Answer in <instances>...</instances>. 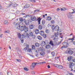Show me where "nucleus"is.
<instances>
[{
	"mask_svg": "<svg viewBox=\"0 0 75 75\" xmlns=\"http://www.w3.org/2000/svg\"><path fill=\"white\" fill-rule=\"evenodd\" d=\"M38 28L39 30H41L42 29V27L41 25H40L39 26Z\"/></svg>",
	"mask_w": 75,
	"mask_h": 75,
	"instance_id": "28",
	"label": "nucleus"
},
{
	"mask_svg": "<svg viewBox=\"0 0 75 75\" xmlns=\"http://www.w3.org/2000/svg\"><path fill=\"white\" fill-rule=\"evenodd\" d=\"M40 10H39L37 9V10H35L34 11V12H36V11H39Z\"/></svg>",
	"mask_w": 75,
	"mask_h": 75,
	"instance_id": "51",
	"label": "nucleus"
},
{
	"mask_svg": "<svg viewBox=\"0 0 75 75\" xmlns=\"http://www.w3.org/2000/svg\"><path fill=\"white\" fill-rule=\"evenodd\" d=\"M35 34H38V33H39V30L38 29H37L35 31Z\"/></svg>",
	"mask_w": 75,
	"mask_h": 75,
	"instance_id": "25",
	"label": "nucleus"
},
{
	"mask_svg": "<svg viewBox=\"0 0 75 75\" xmlns=\"http://www.w3.org/2000/svg\"><path fill=\"white\" fill-rule=\"evenodd\" d=\"M42 23L43 25H44V24H45V21H42Z\"/></svg>",
	"mask_w": 75,
	"mask_h": 75,
	"instance_id": "45",
	"label": "nucleus"
},
{
	"mask_svg": "<svg viewBox=\"0 0 75 75\" xmlns=\"http://www.w3.org/2000/svg\"><path fill=\"white\" fill-rule=\"evenodd\" d=\"M25 36L27 38H29L30 35L28 33H25Z\"/></svg>",
	"mask_w": 75,
	"mask_h": 75,
	"instance_id": "19",
	"label": "nucleus"
},
{
	"mask_svg": "<svg viewBox=\"0 0 75 75\" xmlns=\"http://www.w3.org/2000/svg\"><path fill=\"white\" fill-rule=\"evenodd\" d=\"M32 48L33 50H35V46H34V45H33L32 46Z\"/></svg>",
	"mask_w": 75,
	"mask_h": 75,
	"instance_id": "36",
	"label": "nucleus"
},
{
	"mask_svg": "<svg viewBox=\"0 0 75 75\" xmlns=\"http://www.w3.org/2000/svg\"><path fill=\"white\" fill-rule=\"evenodd\" d=\"M19 20H20V21L22 22L23 21V18H19Z\"/></svg>",
	"mask_w": 75,
	"mask_h": 75,
	"instance_id": "39",
	"label": "nucleus"
},
{
	"mask_svg": "<svg viewBox=\"0 0 75 75\" xmlns=\"http://www.w3.org/2000/svg\"><path fill=\"white\" fill-rule=\"evenodd\" d=\"M8 3L9 4V5H8V7H10V6H11V5H12V4H13V2H11V1H8Z\"/></svg>",
	"mask_w": 75,
	"mask_h": 75,
	"instance_id": "24",
	"label": "nucleus"
},
{
	"mask_svg": "<svg viewBox=\"0 0 75 75\" xmlns=\"http://www.w3.org/2000/svg\"><path fill=\"white\" fill-rule=\"evenodd\" d=\"M37 64V63H33L32 64V65L30 66V68L31 69H33L35 67L36 65Z\"/></svg>",
	"mask_w": 75,
	"mask_h": 75,
	"instance_id": "3",
	"label": "nucleus"
},
{
	"mask_svg": "<svg viewBox=\"0 0 75 75\" xmlns=\"http://www.w3.org/2000/svg\"><path fill=\"white\" fill-rule=\"evenodd\" d=\"M30 1H32L33 3H35V2H36V1L34 0H30Z\"/></svg>",
	"mask_w": 75,
	"mask_h": 75,
	"instance_id": "46",
	"label": "nucleus"
},
{
	"mask_svg": "<svg viewBox=\"0 0 75 75\" xmlns=\"http://www.w3.org/2000/svg\"><path fill=\"white\" fill-rule=\"evenodd\" d=\"M40 33V34L42 35V36H43L44 34V32L43 31H41Z\"/></svg>",
	"mask_w": 75,
	"mask_h": 75,
	"instance_id": "18",
	"label": "nucleus"
},
{
	"mask_svg": "<svg viewBox=\"0 0 75 75\" xmlns=\"http://www.w3.org/2000/svg\"><path fill=\"white\" fill-rule=\"evenodd\" d=\"M45 48L46 49H47V48H51V46L50 45H46L45 46Z\"/></svg>",
	"mask_w": 75,
	"mask_h": 75,
	"instance_id": "23",
	"label": "nucleus"
},
{
	"mask_svg": "<svg viewBox=\"0 0 75 75\" xmlns=\"http://www.w3.org/2000/svg\"><path fill=\"white\" fill-rule=\"evenodd\" d=\"M53 37H54V39H53L54 41H55L57 40V35H56V33H54V35L53 36Z\"/></svg>",
	"mask_w": 75,
	"mask_h": 75,
	"instance_id": "14",
	"label": "nucleus"
},
{
	"mask_svg": "<svg viewBox=\"0 0 75 75\" xmlns=\"http://www.w3.org/2000/svg\"><path fill=\"white\" fill-rule=\"evenodd\" d=\"M24 23L26 25H28L30 24V23L28 22V21L25 20L24 21Z\"/></svg>",
	"mask_w": 75,
	"mask_h": 75,
	"instance_id": "9",
	"label": "nucleus"
},
{
	"mask_svg": "<svg viewBox=\"0 0 75 75\" xmlns=\"http://www.w3.org/2000/svg\"><path fill=\"white\" fill-rule=\"evenodd\" d=\"M73 13H75V11H74L73 12L71 13V14H72Z\"/></svg>",
	"mask_w": 75,
	"mask_h": 75,
	"instance_id": "53",
	"label": "nucleus"
},
{
	"mask_svg": "<svg viewBox=\"0 0 75 75\" xmlns=\"http://www.w3.org/2000/svg\"><path fill=\"white\" fill-rule=\"evenodd\" d=\"M68 45H66L63 46H62V47H61V50H63V48H68Z\"/></svg>",
	"mask_w": 75,
	"mask_h": 75,
	"instance_id": "16",
	"label": "nucleus"
},
{
	"mask_svg": "<svg viewBox=\"0 0 75 75\" xmlns=\"http://www.w3.org/2000/svg\"><path fill=\"white\" fill-rule=\"evenodd\" d=\"M43 37H44V38H46V37H47V35H46V34H44L43 35Z\"/></svg>",
	"mask_w": 75,
	"mask_h": 75,
	"instance_id": "41",
	"label": "nucleus"
},
{
	"mask_svg": "<svg viewBox=\"0 0 75 75\" xmlns=\"http://www.w3.org/2000/svg\"><path fill=\"white\" fill-rule=\"evenodd\" d=\"M30 29H32L33 27V25H30Z\"/></svg>",
	"mask_w": 75,
	"mask_h": 75,
	"instance_id": "34",
	"label": "nucleus"
},
{
	"mask_svg": "<svg viewBox=\"0 0 75 75\" xmlns=\"http://www.w3.org/2000/svg\"><path fill=\"white\" fill-rule=\"evenodd\" d=\"M71 12H69L67 14L68 17L69 18H72V16L71 14Z\"/></svg>",
	"mask_w": 75,
	"mask_h": 75,
	"instance_id": "4",
	"label": "nucleus"
},
{
	"mask_svg": "<svg viewBox=\"0 0 75 75\" xmlns=\"http://www.w3.org/2000/svg\"><path fill=\"white\" fill-rule=\"evenodd\" d=\"M2 35H3V34H1L0 35V37H1V38L2 37H3V36H2Z\"/></svg>",
	"mask_w": 75,
	"mask_h": 75,
	"instance_id": "58",
	"label": "nucleus"
},
{
	"mask_svg": "<svg viewBox=\"0 0 75 75\" xmlns=\"http://www.w3.org/2000/svg\"><path fill=\"white\" fill-rule=\"evenodd\" d=\"M48 27H51V23H49L48 25Z\"/></svg>",
	"mask_w": 75,
	"mask_h": 75,
	"instance_id": "49",
	"label": "nucleus"
},
{
	"mask_svg": "<svg viewBox=\"0 0 75 75\" xmlns=\"http://www.w3.org/2000/svg\"><path fill=\"white\" fill-rule=\"evenodd\" d=\"M39 64H43L42 62H39Z\"/></svg>",
	"mask_w": 75,
	"mask_h": 75,
	"instance_id": "57",
	"label": "nucleus"
},
{
	"mask_svg": "<svg viewBox=\"0 0 75 75\" xmlns=\"http://www.w3.org/2000/svg\"><path fill=\"white\" fill-rule=\"evenodd\" d=\"M28 48H29V45H27L26 47L23 49V51H25V52H26Z\"/></svg>",
	"mask_w": 75,
	"mask_h": 75,
	"instance_id": "6",
	"label": "nucleus"
},
{
	"mask_svg": "<svg viewBox=\"0 0 75 75\" xmlns=\"http://www.w3.org/2000/svg\"><path fill=\"white\" fill-rule=\"evenodd\" d=\"M52 19V18L51 17L48 16L46 17V20H48V21H50V20H51Z\"/></svg>",
	"mask_w": 75,
	"mask_h": 75,
	"instance_id": "13",
	"label": "nucleus"
},
{
	"mask_svg": "<svg viewBox=\"0 0 75 75\" xmlns=\"http://www.w3.org/2000/svg\"><path fill=\"white\" fill-rule=\"evenodd\" d=\"M45 42L43 41L42 42V45H43V46H44L45 45Z\"/></svg>",
	"mask_w": 75,
	"mask_h": 75,
	"instance_id": "35",
	"label": "nucleus"
},
{
	"mask_svg": "<svg viewBox=\"0 0 75 75\" xmlns=\"http://www.w3.org/2000/svg\"><path fill=\"white\" fill-rule=\"evenodd\" d=\"M25 25L22 26L21 27L20 26V28H19L20 30L21 31L24 30V28H25Z\"/></svg>",
	"mask_w": 75,
	"mask_h": 75,
	"instance_id": "5",
	"label": "nucleus"
},
{
	"mask_svg": "<svg viewBox=\"0 0 75 75\" xmlns=\"http://www.w3.org/2000/svg\"><path fill=\"white\" fill-rule=\"evenodd\" d=\"M24 70H25V71H28V69L26 68H24Z\"/></svg>",
	"mask_w": 75,
	"mask_h": 75,
	"instance_id": "44",
	"label": "nucleus"
},
{
	"mask_svg": "<svg viewBox=\"0 0 75 75\" xmlns=\"http://www.w3.org/2000/svg\"><path fill=\"white\" fill-rule=\"evenodd\" d=\"M25 38V34L24 33V34H22L21 35V38L22 39H24V38Z\"/></svg>",
	"mask_w": 75,
	"mask_h": 75,
	"instance_id": "15",
	"label": "nucleus"
},
{
	"mask_svg": "<svg viewBox=\"0 0 75 75\" xmlns=\"http://www.w3.org/2000/svg\"><path fill=\"white\" fill-rule=\"evenodd\" d=\"M10 32V31H9V30H7L6 31H5V33H8Z\"/></svg>",
	"mask_w": 75,
	"mask_h": 75,
	"instance_id": "50",
	"label": "nucleus"
},
{
	"mask_svg": "<svg viewBox=\"0 0 75 75\" xmlns=\"http://www.w3.org/2000/svg\"><path fill=\"white\" fill-rule=\"evenodd\" d=\"M57 67L59 69H62V66L57 64Z\"/></svg>",
	"mask_w": 75,
	"mask_h": 75,
	"instance_id": "17",
	"label": "nucleus"
},
{
	"mask_svg": "<svg viewBox=\"0 0 75 75\" xmlns=\"http://www.w3.org/2000/svg\"><path fill=\"white\" fill-rule=\"evenodd\" d=\"M46 33H47V34H48L49 33H50V31H49V30L48 29H46Z\"/></svg>",
	"mask_w": 75,
	"mask_h": 75,
	"instance_id": "31",
	"label": "nucleus"
},
{
	"mask_svg": "<svg viewBox=\"0 0 75 75\" xmlns=\"http://www.w3.org/2000/svg\"><path fill=\"white\" fill-rule=\"evenodd\" d=\"M16 60L17 61H18V62H21V60L19 59H16Z\"/></svg>",
	"mask_w": 75,
	"mask_h": 75,
	"instance_id": "47",
	"label": "nucleus"
},
{
	"mask_svg": "<svg viewBox=\"0 0 75 75\" xmlns=\"http://www.w3.org/2000/svg\"><path fill=\"white\" fill-rule=\"evenodd\" d=\"M74 64L72 63V62H70L69 63V67L70 68L72 69L71 71H73V69L72 68H74Z\"/></svg>",
	"mask_w": 75,
	"mask_h": 75,
	"instance_id": "2",
	"label": "nucleus"
},
{
	"mask_svg": "<svg viewBox=\"0 0 75 75\" xmlns=\"http://www.w3.org/2000/svg\"><path fill=\"white\" fill-rule=\"evenodd\" d=\"M50 45H51L53 46V45H54V43H53V42H52V41H50Z\"/></svg>",
	"mask_w": 75,
	"mask_h": 75,
	"instance_id": "26",
	"label": "nucleus"
},
{
	"mask_svg": "<svg viewBox=\"0 0 75 75\" xmlns=\"http://www.w3.org/2000/svg\"><path fill=\"white\" fill-rule=\"evenodd\" d=\"M24 8H27V5H25L23 6Z\"/></svg>",
	"mask_w": 75,
	"mask_h": 75,
	"instance_id": "54",
	"label": "nucleus"
},
{
	"mask_svg": "<svg viewBox=\"0 0 75 75\" xmlns=\"http://www.w3.org/2000/svg\"><path fill=\"white\" fill-rule=\"evenodd\" d=\"M13 23V24H14V27L16 28H17L18 30H19V29H20V23L19 22L16 23V22H14Z\"/></svg>",
	"mask_w": 75,
	"mask_h": 75,
	"instance_id": "1",
	"label": "nucleus"
},
{
	"mask_svg": "<svg viewBox=\"0 0 75 75\" xmlns=\"http://www.w3.org/2000/svg\"><path fill=\"white\" fill-rule=\"evenodd\" d=\"M57 41H58V43L57 44V45H59V44H60L61 43V41H60V40H59V39L58 38V37H57Z\"/></svg>",
	"mask_w": 75,
	"mask_h": 75,
	"instance_id": "12",
	"label": "nucleus"
},
{
	"mask_svg": "<svg viewBox=\"0 0 75 75\" xmlns=\"http://www.w3.org/2000/svg\"><path fill=\"white\" fill-rule=\"evenodd\" d=\"M37 38L39 40H42V38L40 36H38L37 37Z\"/></svg>",
	"mask_w": 75,
	"mask_h": 75,
	"instance_id": "29",
	"label": "nucleus"
},
{
	"mask_svg": "<svg viewBox=\"0 0 75 75\" xmlns=\"http://www.w3.org/2000/svg\"><path fill=\"white\" fill-rule=\"evenodd\" d=\"M18 38H19L21 39V34H20V33H18Z\"/></svg>",
	"mask_w": 75,
	"mask_h": 75,
	"instance_id": "27",
	"label": "nucleus"
},
{
	"mask_svg": "<svg viewBox=\"0 0 75 75\" xmlns=\"http://www.w3.org/2000/svg\"><path fill=\"white\" fill-rule=\"evenodd\" d=\"M35 46L36 47H39V46H40V44L36 42L35 43Z\"/></svg>",
	"mask_w": 75,
	"mask_h": 75,
	"instance_id": "21",
	"label": "nucleus"
},
{
	"mask_svg": "<svg viewBox=\"0 0 75 75\" xmlns=\"http://www.w3.org/2000/svg\"><path fill=\"white\" fill-rule=\"evenodd\" d=\"M71 73H68L67 74V75H71L70 74H71Z\"/></svg>",
	"mask_w": 75,
	"mask_h": 75,
	"instance_id": "63",
	"label": "nucleus"
},
{
	"mask_svg": "<svg viewBox=\"0 0 75 75\" xmlns=\"http://www.w3.org/2000/svg\"><path fill=\"white\" fill-rule=\"evenodd\" d=\"M63 45V46H64L65 45H68L69 44L67 43V42H64L62 43Z\"/></svg>",
	"mask_w": 75,
	"mask_h": 75,
	"instance_id": "20",
	"label": "nucleus"
},
{
	"mask_svg": "<svg viewBox=\"0 0 75 75\" xmlns=\"http://www.w3.org/2000/svg\"><path fill=\"white\" fill-rule=\"evenodd\" d=\"M55 27H56V26ZM55 27H54V26L53 25L52 27V30H54V29L55 28Z\"/></svg>",
	"mask_w": 75,
	"mask_h": 75,
	"instance_id": "42",
	"label": "nucleus"
},
{
	"mask_svg": "<svg viewBox=\"0 0 75 75\" xmlns=\"http://www.w3.org/2000/svg\"><path fill=\"white\" fill-rule=\"evenodd\" d=\"M38 22L39 24H40V21H41V19H40V18H39L38 19Z\"/></svg>",
	"mask_w": 75,
	"mask_h": 75,
	"instance_id": "32",
	"label": "nucleus"
},
{
	"mask_svg": "<svg viewBox=\"0 0 75 75\" xmlns=\"http://www.w3.org/2000/svg\"><path fill=\"white\" fill-rule=\"evenodd\" d=\"M36 57H38V53H37L36 54Z\"/></svg>",
	"mask_w": 75,
	"mask_h": 75,
	"instance_id": "62",
	"label": "nucleus"
},
{
	"mask_svg": "<svg viewBox=\"0 0 75 75\" xmlns=\"http://www.w3.org/2000/svg\"><path fill=\"white\" fill-rule=\"evenodd\" d=\"M60 10L61 11H63V10H63V8H61Z\"/></svg>",
	"mask_w": 75,
	"mask_h": 75,
	"instance_id": "61",
	"label": "nucleus"
},
{
	"mask_svg": "<svg viewBox=\"0 0 75 75\" xmlns=\"http://www.w3.org/2000/svg\"><path fill=\"white\" fill-rule=\"evenodd\" d=\"M26 5L27 8H28L30 6V5L28 4H26Z\"/></svg>",
	"mask_w": 75,
	"mask_h": 75,
	"instance_id": "43",
	"label": "nucleus"
},
{
	"mask_svg": "<svg viewBox=\"0 0 75 75\" xmlns=\"http://www.w3.org/2000/svg\"><path fill=\"white\" fill-rule=\"evenodd\" d=\"M22 43L24 42V40H21Z\"/></svg>",
	"mask_w": 75,
	"mask_h": 75,
	"instance_id": "60",
	"label": "nucleus"
},
{
	"mask_svg": "<svg viewBox=\"0 0 75 75\" xmlns=\"http://www.w3.org/2000/svg\"><path fill=\"white\" fill-rule=\"evenodd\" d=\"M57 28L58 29L57 30V31H59V32H61V31L60 30V29H59V26L58 25L57 26Z\"/></svg>",
	"mask_w": 75,
	"mask_h": 75,
	"instance_id": "33",
	"label": "nucleus"
},
{
	"mask_svg": "<svg viewBox=\"0 0 75 75\" xmlns=\"http://www.w3.org/2000/svg\"><path fill=\"white\" fill-rule=\"evenodd\" d=\"M31 73L32 74H35V73L34 71H32Z\"/></svg>",
	"mask_w": 75,
	"mask_h": 75,
	"instance_id": "55",
	"label": "nucleus"
},
{
	"mask_svg": "<svg viewBox=\"0 0 75 75\" xmlns=\"http://www.w3.org/2000/svg\"><path fill=\"white\" fill-rule=\"evenodd\" d=\"M8 21L7 20H6L4 21V24H8Z\"/></svg>",
	"mask_w": 75,
	"mask_h": 75,
	"instance_id": "37",
	"label": "nucleus"
},
{
	"mask_svg": "<svg viewBox=\"0 0 75 75\" xmlns=\"http://www.w3.org/2000/svg\"><path fill=\"white\" fill-rule=\"evenodd\" d=\"M31 51V49L30 48H28L27 50L28 52H30Z\"/></svg>",
	"mask_w": 75,
	"mask_h": 75,
	"instance_id": "40",
	"label": "nucleus"
},
{
	"mask_svg": "<svg viewBox=\"0 0 75 75\" xmlns=\"http://www.w3.org/2000/svg\"><path fill=\"white\" fill-rule=\"evenodd\" d=\"M72 58H73V57L72 56H69L67 58V59L69 61H71Z\"/></svg>",
	"mask_w": 75,
	"mask_h": 75,
	"instance_id": "8",
	"label": "nucleus"
},
{
	"mask_svg": "<svg viewBox=\"0 0 75 75\" xmlns=\"http://www.w3.org/2000/svg\"><path fill=\"white\" fill-rule=\"evenodd\" d=\"M72 61L73 62H75V59H72Z\"/></svg>",
	"mask_w": 75,
	"mask_h": 75,
	"instance_id": "52",
	"label": "nucleus"
},
{
	"mask_svg": "<svg viewBox=\"0 0 75 75\" xmlns=\"http://www.w3.org/2000/svg\"><path fill=\"white\" fill-rule=\"evenodd\" d=\"M23 30L25 33H27V32H28V28L27 27L25 26V27Z\"/></svg>",
	"mask_w": 75,
	"mask_h": 75,
	"instance_id": "10",
	"label": "nucleus"
},
{
	"mask_svg": "<svg viewBox=\"0 0 75 75\" xmlns=\"http://www.w3.org/2000/svg\"><path fill=\"white\" fill-rule=\"evenodd\" d=\"M0 75H3L2 73L0 72Z\"/></svg>",
	"mask_w": 75,
	"mask_h": 75,
	"instance_id": "64",
	"label": "nucleus"
},
{
	"mask_svg": "<svg viewBox=\"0 0 75 75\" xmlns=\"http://www.w3.org/2000/svg\"><path fill=\"white\" fill-rule=\"evenodd\" d=\"M51 21L52 24H54V23H55V21H54V20H52Z\"/></svg>",
	"mask_w": 75,
	"mask_h": 75,
	"instance_id": "38",
	"label": "nucleus"
},
{
	"mask_svg": "<svg viewBox=\"0 0 75 75\" xmlns=\"http://www.w3.org/2000/svg\"><path fill=\"white\" fill-rule=\"evenodd\" d=\"M40 54L41 55H44L45 54V53L44 52H42L40 53Z\"/></svg>",
	"mask_w": 75,
	"mask_h": 75,
	"instance_id": "30",
	"label": "nucleus"
},
{
	"mask_svg": "<svg viewBox=\"0 0 75 75\" xmlns=\"http://www.w3.org/2000/svg\"><path fill=\"white\" fill-rule=\"evenodd\" d=\"M29 36H30V37H32L33 38H35V36L33 35V32H30L29 33Z\"/></svg>",
	"mask_w": 75,
	"mask_h": 75,
	"instance_id": "7",
	"label": "nucleus"
},
{
	"mask_svg": "<svg viewBox=\"0 0 75 75\" xmlns=\"http://www.w3.org/2000/svg\"><path fill=\"white\" fill-rule=\"evenodd\" d=\"M69 54H70V55H72L73 53H74V52L72 51H68Z\"/></svg>",
	"mask_w": 75,
	"mask_h": 75,
	"instance_id": "22",
	"label": "nucleus"
},
{
	"mask_svg": "<svg viewBox=\"0 0 75 75\" xmlns=\"http://www.w3.org/2000/svg\"><path fill=\"white\" fill-rule=\"evenodd\" d=\"M31 19L32 21H34L36 20V18L34 16H32L31 17Z\"/></svg>",
	"mask_w": 75,
	"mask_h": 75,
	"instance_id": "11",
	"label": "nucleus"
},
{
	"mask_svg": "<svg viewBox=\"0 0 75 75\" xmlns=\"http://www.w3.org/2000/svg\"><path fill=\"white\" fill-rule=\"evenodd\" d=\"M57 11H59L60 10V9L59 8H58L57 9Z\"/></svg>",
	"mask_w": 75,
	"mask_h": 75,
	"instance_id": "56",
	"label": "nucleus"
},
{
	"mask_svg": "<svg viewBox=\"0 0 75 75\" xmlns=\"http://www.w3.org/2000/svg\"><path fill=\"white\" fill-rule=\"evenodd\" d=\"M48 68H50V65L47 66Z\"/></svg>",
	"mask_w": 75,
	"mask_h": 75,
	"instance_id": "59",
	"label": "nucleus"
},
{
	"mask_svg": "<svg viewBox=\"0 0 75 75\" xmlns=\"http://www.w3.org/2000/svg\"><path fill=\"white\" fill-rule=\"evenodd\" d=\"M52 55L54 56V55H55V53H54V52H52Z\"/></svg>",
	"mask_w": 75,
	"mask_h": 75,
	"instance_id": "48",
	"label": "nucleus"
}]
</instances>
